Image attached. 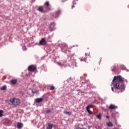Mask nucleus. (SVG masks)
Masks as SVG:
<instances>
[{"label": "nucleus", "mask_w": 129, "mask_h": 129, "mask_svg": "<svg viewBox=\"0 0 129 129\" xmlns=\"http://www.w3.org/2000/svg\"><path fill=\"white\" fill-rule=\"evenodd\" d=\"M124 79L122 78L121 76H114L112 80V84L113 87L111 88V90L113 92H122L124 90V85H123Z\"/></svg>", "instance_id": "f257e3e1"}, {"label": "nucleus", "mask_w": 129, "mask_h": 129, "mask_svg": "<svg viewBox=\"0 0 129 129\" xmlns=\"http://www.w3.org/2000/svg\"><path fill=\"white\" fill-rule=\"evenodd\" d=\"M9 101L10 103H11V104H10V105H13V106H18V105H19V104L21 103V102H20V100L16 98H13L9 99Z\"/></svg>", "instance_id": "f03ea898"}, {"label": "nucleus", "mask_w": 129, "mask_h": 129, "mask_svg": "<svg viewBox=\"0 0 129 129\" xmlns=\"http://www.w3.org/2000/svg\"><path fill=\"white\" fill-rule=\"evenodd\" d=\"M28 70L30 72H35L37 71V67L35 65H30L28 68Z\"/></svg>", "instance_id": "7ed1b4c3"}, {"label": "nucleus", "mask_w": 129, "mask_h": 129, "mask_svg": "<svg viewBox=\"0 0 129 129\" xmlns=\"http://www.w3.org/2000/svg\"><path fill=\"white\" fill-rule=\"evenodd\" d=\"M61 50L63 52H64V53H66L67 51H69L68 45L65 43L62 44L61 46Z\"/></svg>", "instance_id": "20e7f679"}, {"label": "nucleus", "mask_w": 129, "mask_h": 129, "mask_svg": "<svg viewBox=\"0 0 129 129\" xmlns=\"http://www.w3.org/2000/svg\"><path fill=\"white\" fill-rule=\"evenodd\" d=\"M94 107V105L90 104L86 107V110L89 114H92V111L90 110V108H93Z\"/></svg>", "instance_id": "39448f33"}, {"label": "nucleus", "mask_w": 129, "mask_h": 129, "mask_svg": "<svg viewBox=\"0 0 129 129\" xmlns=\"http://www.w3.org/2000/svg\"><path fill=\"white\" fill-rule=\"evenodd\" d=\"M39 44L41 45V46H46V45H47V41L45 38H42L39 41Z\"/></svg>", "instance_id": "423d86ee"}, {"label": "nucleus", "mask_w": 129, "mask_h": 129, "mask_svg": "<svg viewBox=\"0 0 129 129\" xmlns=\"http://www.w3.org/2000/svg\"><path fill=\"white\" fill-rule=\"evenodd\" d=\"M43 100L44 99H43L42 98H38L35 100V102H36V103H40V102H42V101H43Z\"/></svg>", "instance_id": "0eeeda50"}, {"label": "nucleus", "mask_w": 129, "mask_h": 129, "mask_svg": "<svg viewBox=\"0 0 129 129\" xmlns=\"http://www.w3.org/2000/svg\"><path fill=\"white\" fill-rule=\"evenodd\" d=\"M108 108L109 109L112 110V109H116V108H117V107L116 106H115L114 105L111 104L109 105Z\"/></svg>", "instance_id": "6e6552de"}, {"label": "nucleus", "mask_w": 129, "mask_h": 129, "mask_svg": "<svg viewBox=\"0 0 129 129\" xmlns=\"http://www.w3.org/2000/svg\"><path fill=\"white\" fill-rule=\"evenodd\" d=\"M38 11L39 12H40V13H45V12L44 11V8H43V6H40L39 7H38Z\"/></svg>", "instance_id": "1a4fd4ad"}, {"label": "nucleus", "mask_w": 129, "mask_h": 129, "mask_svg": "<svg viewBox=\"0 0 129 129\" xmlns=\"http://www.w3.org/2000/svg\"><path fill=\"white\" fill-rule=\"evenodd\" d=\"M60 14H61V10H58L57 11H56L55 14V18H58Z\"/></svg>", "instance_id": "9d476101"}, {"label": "nucleus", "mask_w": 129, "mask_h": 129, "mask_svg": "<svg viewBox=\"0 0 129 129\" xmlns=\"http://www.w3.org/2000/svg\"><path fill=\"white\" fill-rule=\"evenodd\" d=\"M17 128L18 129H21L23 127V123L21 122H18L17 123Z\"/></svg>", "instance_id": "9b49d317"}, {"label": "nucleus", "mask_w": 129, "mask_h": 129, "mask_svg": "<svg viewBox=\"0 0 129 129\" xmlns=\"http://www.w3.org/2000/svg\"><path fill=\"white\" fill-rule=\"evenodd\" d=\"M48 126L46 127V129H52L53 128V125L52 123H48Z\"/></svg>", "instance_id": "f8f14e48"}, {"label": "nucleus", "mask_w": 129, "mask_h": 129, "mask_svg": "<svg viewBox=\"0 0 129 129\" xmlns=\"http://www.w3.org/2000/svg\"><path fill=\"white\" fill-rule=\"evenodd\" d=\"M10 82L12 85L17 84V82H18V81L17 80V79L11 80Z\"/></svg>", "instance_id": "ddd939ff"}, {"label": "nucleus", "mask_w": 129, "mask_h": 129, "mask_svg": "<svg viewBox=\"0 0 129 129\" xmlns=\"http://www.w3.org/2000/svg\"><path fill=\"white\" fill-rule=\"evenodd\" d=\"M63 113H64L65 114H68V115H71V114H72V113H71V112H68L66 110L63 111Z\"/></svg>", "instance_id": "4468645a"}, {"label": "nucleus", "mask_w": 129, "mask_h": 129, "mask_svg": "<svg viewBox=\"0 0 129 129\" xmlns=\"http://www.w3.org/2000/svg\"><path fill=\"white\" fill-rule=\"evenodd\" d=\"M120 69H121L122 70H125V66L122 65V64H121L120 66Z\"/></svg>", "instance_id": "2eb2a0df"}, {"label": "nucleus", "mask_w": 129, "mask_h": 129, "mask_svg": "<svg viewBox=\"0 0 129 129\" xmlns=\"http://www.w3.org/2000/svg\"><path fill=\"white\" fill-rule=\"evenodd\" d=\"M107 126H113V124L111 122H109L107 123Z\"/></svg>", "instance_id": "dca6fc26"}, {"label": "nucleus", "mask_w": 129, "mask_h": 129, "mask_svg": "<svg viewBox=\"0 0 129 129\" xmlns=\"http://www.w3.org/2000/svg\"><path fill=\"white\" fill-rule=\"evenodd\" d=\"M44 5L47 8H49V6H50V4H49V2L48 1L46 2Z\"/></svg>", "instance_id": "f3484780"}, {"label": "nucleus", "mask_w": 129, "mask_h": 129, "mask_svg": "<svg viewBox=\"0 0 129 129\" xmlns=\"http://www.w3.org/2000/svg\"><path fill=\"white\" fill-rule=\"evenodd\" d=\"M7 90V86H3L1 87V90Z\"/></svg>", "instance_id": "a211bd4d"}, {"label": "nucleus", "mask_w": 129, "mask_h": 129, "mask_svg": "<svg viewBox=\"0 0 129 129\" xmlns=\"http://www.w3.org/2000/svg\"><path fill=\"white\" fill-rule=\"evenodd\" d=\"M32 93H38V92H39V91L37 90H35V89H33L32 90Z\"/></svg>", "instance_id": "6ab92c4d"}, {"label": "nucleus", "mask_w": 129, "mask_h": 129, "mask_svg": "<svg viewBox=\"0 0 129 129\" xmlns=\"http://www.w3.org/2000/svg\"><path fill=\"white\" fill-rule=\"evenodd\" d=\"M3 113H4V111L0 110V117H2V116H3Z\"/></svg>", "instance_id": "aec40b11"}, {"label": "nucleus", "mask_w": 129, "mask_h": 129, "mask_svg": "<svg viewBox=\"0 0 129 129\" xmlns=\"http://www.w3.org/2000/svg\"><path fill=\"white\" fill-rule=\"evenodd\" d=\"M54 89H55V87L53 86H50V90H54Z\"/></svg>", "instance_id": "412c9836"}, {"label": "nucleus", "mask_w": 129, "mask_h": 129, "mask_svg": "<svg viewBox=\"0 0 129 129\" xmlns=\"http://www.w3.org/2000/svg\"><path fill=\"white\" fill-rule=\"evenodd\" d=\"M85 55L86 57H87V56H90V52L86 53Z\"/></svg>", "instance_id": "4be33fe9"}, {"label": "nucleus", "mask_w": 129, "mask_h": 129, "mask_svg": "<svg viewBox=\"0 0 129 129\" xmlns=\"http://www.w3.org/2000/svg\"><path fill=\"white\" fill-rule=\"evenodd\" d=\"M97 117L99 119H100V118H101V115H100V114H99V115H97Z\"/></svg>", "instance_id": "5701e85b"}, {"label": "nucleus", "mask_w": 129, "mask_h": 129, "mask_svg": "<svg viewBox=\"0 0 129 129\" xmlns=\"http://www.w3.org/2000/svg\"><path fill=\"white\" fill-rule=\"evenodd\" d=\"M49 112H51V110L50 109L46 111V113H49Z\"/></svg>", "instance_id": "b1692460"}, {"label": "nucleus", "mask_w": 129, "mask_h": 129, "mask_svg": "<svg viewBox=\"0 0 129 129\" xmlns=\"http://www.w3.org/2000/svg\"><path fill=\"white\" fill-rule=\"evenodd\" d=\"M81 61H84L85 62H86V58H81Z\"/></svg>", "instance_id": "393cba45"}, {"label": "nucleus", "mask_w": 129, "mask_h": 129, "mask_svg": "<svg viewBox=\"0 0 129 129\" xmlns=\"http://www.w3.org/2000/svg\"><path fill=\"white\" fill-rule=\"evenodd\" d=\"M54 26H55V23H52L50 24V27H52V26L54 27Z\"/></svg>", "instance_id": "a878e982"}, {"label": "nucleus", "mask_w": 129, "mask_h": 129, "mask_svg": "<svg viewBox=\"0 0 129 129\" xmlns=\"http://www.w3.org/2000/svg\"><path fill=\"white\" fill-rule=\"evenodd\" d=\"M77 129H86V128H80V127H78V128H77Z\"/></svg>", "instance_id": "bb28decb"}, {"label": "nucleus", "mask_w": 129, "mask_h": 129, "mask_svg": "<svg viewBox=\"0 0 129 129\" xmlns=\"http://www.w3.org/2000/svg\"><path fill=\"white\" fill-rule=\"evenodd\" d=\"M74 8H75V6H74V5H73V6H72V9H73Z\"/></svg>", "instance_id": "cd10ccee"}, {"label": "nucleus", "mask_w": 129, "mask_h": 129, "mask_svg": "<svg viewBox=\"0 0 129 129\" xmlns=\"http://www.w3.org/2000/svg\"><path fill=\"white\" fill-rule=\"evenodd\" d=\"M106 118H109V116H106Z\"/></svg>", "instance_id": "c85d7f7f"}, {"label": "nucleus", "mask_w": 129, "mask_h": 129, "mask_svg": "<svg viewBox=\"0 0 129 129\" xmlns=\"http://www.w3.org/2000/svg\"><path fill=\"white\" fill-rule=\"evenodd\" d=\"M23 48H26V47H23Z\"/></svg>", "instance_id": "c756f323"}]
</instances>
